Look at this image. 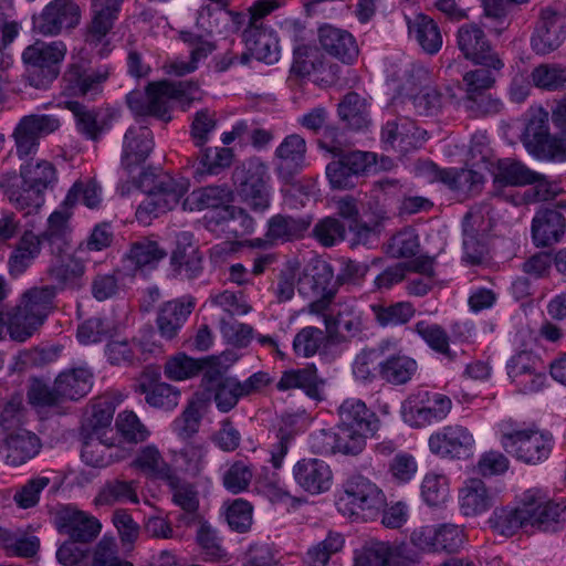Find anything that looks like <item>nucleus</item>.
<instances>
[{
  "instance_id": "f257e3e1",
  "label": "nucleus",
  "mask_w": 566,
  "mask_h": 566,
  "mask_svg": "<svg viewBox=\"0 0 566 566\" xmlns=\"http://www.w3.org/2000/svg\"><path fill=\"white\" fill-rule=\"evenodd\" d=\"M20 166V180L13 175L0 185L10 202L24 214L38 211L44 203V191L56 182V170L52 163L45 159H24Z\"/></svg>"
},
{
  "instance_id": "f03ea898",
  "label": "nucleus",
  "mask_w": 566,
  "mask_h": 566,
  "mask_svg": "<svg viewBox=\"0 0 566 566\" xmlns=\"http://www.w3.org/2000/svg\"><path fill=\"white\" fill-rule=\"evenodd\" d=\"M200 98L199 84L195 81L149 83L145 93L134 91L126 96L128 107L138 116H153L165 123L171 119V101L189 106Z\"/></svg>"
},
{
  "instance_id": "7ed1b4c3",
  "label": "nucleus",
  "mask_w": 566,
  "mask_h": 566,
  "mask_svg": "<svg viewBox=\"0 0 566 566\" xmlns=\"http://www.w3.org/2000/svg\"><path fill=\"white\" fill-rule=\"evenodd\" d=\"M55 285L34 286L22 294L20 303L8 314L12 339L24 342L44 323L54 307Z\"/></svg>"
},
{
  "instance_id": "20e7f679",
  "label": "nucleus",
  "mask_w": 566,
  "mask_h": 566,
  "mask_svg": "<svg viewBox=\"0 0 566 566\" xmlns=\"http://www.w3.org/2000/svg\"><path fill=\"white\" fill-rule=\"evenodd\" d=\"M268 166L258 157L237 165L232 171V186L239 199L254 211H264L270 206Z\"/></svg>"
},
{
  "instance_id": "39448f33",
  "label": "nucleus",
  "mask_w": 566,
  "mask_h": 566,
  "mask_svg": "<svg viewBox=\"0 0 566 566\" xmlns=\"http://www.w3.org/2000/svg\"><path fill=\"white\" fill-rule=\"evenodd\" d=\"M66 53L62 41L45 43L36 41L22 53L23 62L28 65V80L36 88L46 87L60 73V63Z\"/></svg>"
},
{
  "instance_id": "423d86ee",
  "label": "nucleus",
  "mask_w": 566,
  "mask_h": 566,
  "mask_svg": "<svg viewBox=\"0 0 566 566\" xmlns=\"http://www.w3.org/2000/svg\"><path fill=\"white\" fill-rule=\"evenodd\" d=\"M344 493L339 497V505L344 506L352 515L363 514L370 517L386 506V497L382 491L368 478L354 474L344 485Z\"/></svg>"
},
{
  "instance_id": "0eeeda50",
  "label": "nucleus",
  "mask_w": 566,
  "mask_h": 566,
  "mask_svg": "<svg viewBox=\"0 0 566 566\" xmlns=\"http://www.w3.org/2000/svg\"><path fill=\"white\" fill-rule=\"evenodd\" d=\"M60 127L56 117L46 114L23 116L13 129L15 154L20 160L34 157L40 147L41 138L52 134Z\"/></svg>"
},
{
  "instance_id": "6e6552de",
  "label": "nucleus",
  "mask_w": 566,
  "mask_h": 566,
  "mask_svg": "<svg viewBox=\"0 0 566 566\" xmlns=\"http://www.w3.org/2000/svg\"><path fill=\"white\" fill-rule=\"evenodd\" d=\"M419 555L406 543L370 539L355 557V566H416Z\"/></svg>"
},
{
  "instance_id": "1a4fd4ad",
  "label": "nucleus",
  "mask_w": 566,
  "mask_h": 566,
  "mask_svg": "<svg viewBox=\"0 0 566 566\" xmlns=\"http://www.w3.org/2000/svg\"><path fill=\"white\" fill-rule=\"evenodd\" d=\"M82 11L75 0H51L42 11L33 15V31L42 35H59L80 24Z\"/></svg>"
},
{
  "instance_id": "9d476101",
  "label": "nucleus",
  "mask_w": 566,
  "mask_h": 566,
  "mask_svg": "<svg viewBox=\"0 0 566 566\" xmlns=\"http://www.w3.org/2000/svg\"><path fill=\"white\" fill-rule=\"evenodd\" d=\"M187 190L188 186L182 180H177L170 176L158 178L154 187L148 190V198L137 208V219L145 222L151 214L158 217L160 213L172 210Z\"/></svg>"
},
{
  "instance_id": "9b49d317",
  "label": "nucleus",
  "mask_w": 566,
  "mask_h": 566,
  "mask_svg": "<svg viewBox=\"0 0 566 566\" xmlns=\"http://www.w3.org/2000/svg\"><path fill=\"white\" fill-rule=\"evenodd\" d=\"M459 50L467 60L482 66L503 69L504 63L493 50L483 30L476 24H464L457 33Z\"/></svg>"
},
{
  "instance_id": "f8f14e48",
  "label": "nucleus",
  "mask_w": 566,
  "mask_h": 566,
  "mask_svg": "<svg viewBox=\"0 0 566 566\" xmlns=\"http://www.w3.org/2000/svg\"><path fill=\"white\" fill-rule=\"evenodd\" d=\"M502 446L507 453L530 464L546 459L551 451L549 440L537 430H516L502 434Z\"/></svg>"
},
{
  "instance_id": "ddd939ff",
  "label": "nucleus",
  "mask_w": 566,
  "mask_h": 566,
  "mask_svg": "<svg viewBox=\"0 0 566 566\" xmlns=\"http://www.w3.org/2000/svg\"><path fill=\"white\" fill-rule=\"evenodd\" d=\"M464 538L463 530L454 524L422 526L410 535L411 543L422 551L447 553H457L463 546Z\"/></svg>"
},
{
  "instance_id": "4468645a",
  "label": "nucleus",
  "mask_w": 566,
  "mask_h": 566,
  "mask_svg": "<svg viewBox=\"0 0 566 566\" xmlns=\"http://www.w3.org/2000/svg\"><path fill=\"white\" fill-rule=\"evenodd\" d=\"M108 75L107 69H95L88 61L78 60L70 63L63 75V92L70 96L95 95L102 91V85Z\"/></svg>"
},
{
  "instance_id": "2eb2a0df",
  "label": "nucleus",
  "mask_w": 566,
  "mask_h": 566,
  "mask_svg": "<svg viewBox=\"0 0 566 566\" xmlns=\"http://www.w3.org/2000/svg\"><path fill=\"white\" fill-rule=\"evenodd\" d=\"M380 136L387 147L408 153L420 148L427 140L428 133L408 117H396L385 123Z\"/></svg>"
},
{
  "instance_id": "dca6fc26",
  "label": "nucleus",
  "mask_w": 566,
  "mask_h": 566,
  "mask_svg": "<svg viewBox=\"0 0 566 566\" xmlns=\"http://www.w3.org/2000/svg\"><path fill=\"white\" fill-rule=\"evenodd\" d=\"M306 143L300 135L286 136L275 149V171L285 184L292 185L305 165Z\"/></svg>"
},
{
  "instance_id": "f3484780",
  "label": "nucleus",
  "mask_w": 566,
  "mask_h": 566,
  "mask_svg": "<svg viewBox=\"0 0 566 566\" xmlns=\"http://www.w3.org/2000/svg\"><path fill=\"white\" fill-rule=\"evenodd\" d=\"M509 377L523 391H537L544 384L539 359L528 350L513 355L506 364Z\"/></svg>"
},
{
  "instance_id": "a211bd4d",
  "label": "nucleus",
  "mask_w": 566,
  "mask_h": 566,
  "mask_svg": "<svg viewBox=\"0 0 566 566\" xmlns=\"http://www.w3.org/2000/svg\"><path fill=\"white\" fill-rule=\"evenodd\" d=\"M170 264L176 275L186 280L199 277L203 271V255L193 242L192 234L182 232L177 237L176 249L171 253Z\"/></svg>"
},
{
  "instance_id": "6ab92c4d",
  "label": "nucleus",
  "mask_w": 566,
  "mask_h": 566,
  "mask_svg": "<svg viewBox=\"0 0 566 566\" xmlns=\"http://www.w3.org/2000/svg\"><path fill=\"white\" fill-rule=\"evenodd\" d=\"M566 39V24L558 12L546 8L542 10L532 48L537 54L555 51Z\"/></svg>"
},
{
  "instance_id": "aec40b11",
  "label": "nucleus",
  "mask_w": 566,
  "mask_h": 566,
  "mask_svg": "<svg viewBox=\"0 0 566 566\" xmlns=\"http://www.w3.org/2000/svg\"><path fill=\"white\" fill-rule=\"evenodd\" d=\"M39 437L28 430L13 431L3 439L0 454L9 467L18 468L33 459L41 450Z\"/></svg>"
},
{
  "instance_id": "412c9836",
  "label": "nucleus",
  "mask_w": 566,
  "mask_h": 566,
  "mask_svg": "<svg viewBox=\"0 0 566 566\" xmlns=\"http://www.w3.org/2000/svg\"><path fill=\"white\" fill-rule=\"evenodd\" d=\"M473 443V436L460 424L448 426L442 432H438L429 439V448L433 453L457 458L467 453Z\"/></svg>"
},
{
  "instance_id": "4be33fe9",
  "label": "nucleus",
  "mask_w": 566,
  "mask_h": 566,
  "mask_svg": "<svg viewBox=\"0 0 566 566\" xmlns=\"http://www.w3.org/2000/svg\"><path fill=\"white\" fill-rule=\"evenodd\" d=\"M322 48L343 63L353 64L358 57L359 50L354 36L342 29L324 25L318 30Z\"/></svg>"
},
{
  "instance_id": "5701e85b",
  "label": "nucleus",
  "mask_w": 566,
  "mask_h": 566,
  "mask_svg": "<svg viewBox=\"0 0 566 566\" xmlns=\"http://www.w3.org/2000/svg\"><path fill=\"white\" fill-rule=\"evenodd\" d=\"M294 478L298 485L312 494L327 491L332 484L328 464L318 459H302L294 467Z\"/></svg>"
},
{
  "instance_id": "b1692460",
  "label": "nucleus",
  "mask_w": 566,
  "mask_h": 566,
  "mask_svg": "<svg viewBox=\"0 0 566 566\" xmlns=\"http://www.w3.org/2000/svg\"><path fill=\"white\" fill-rule=\"evenodd\" d=\"M243 42L248 51L259 61L272 64L279 60L277 40L271 31L261 24L249 22L242 33Z\"/></svg>"
},
{
  "instance_id": "393cba45",
  "label": "nucleus",
  "mask_w": 566,
  "mask_h": 566,
  "mask_svg": "<svg viewBox=\"0 0 566 566\" xmlns=\"http://www.w3.org/2000/svg\"><path fill=\"white\" fill-rule=\"evenodd\" d=\"M60 531L78 543H91L99 534V521L82 511L65 510L60 516Z\"/></svg>"
},
{
  "instance_id": "a878e982",
  "label": "nucleus",
  "mask_w": 566,
  "mask_h": 566,
  "mask_svg": "<svg viewBox=\"0 0 566 566\" xmlns=\"http://www.w3.org/2000/svg\"><path fill=\"white\" fill-rule=\"evenodd\" d=\"M153 134L144 126L130 127L124 136L122 166L130 171L146 160L153 149Z\"/></svg>"
},
{
  "instance_id": "bb28decb",
  "label": "nucleus",
  "mask_w": 566,
  "mask_h": 566,
  "mask_svg": "<svg viewBox=\"0 0 566 566\" xmlns=\"http://www.w3.org/2000/svg\"><path fill=\"white\" fill-rule=\"evenodd\" d=\"M566 229V219L556 209L538 211L532 222V234L537 247H547L560 240Z\"/></svg>"
},
{
  "instance_id": "cd10ccee",
  "label": "nucleus",
  "mask_w": 566,
  "mask_h": 566,
  "mask_svg": "<svg viewBox=\"0 0 566 566\" xmlns=\"http://www.w3.org/2000/svg\"><path fill=\"white\" fill-rule=\"evenodd\" d=\"M124 0H93L92 19L87 25L88 41L101 42L114 28Z\"/></svg>"
},
{
  "instance_id": "c85d7f7f",
  "label": "nucleus",
  "mask_w": 566,
  "mask_h": 566,
  "mask_svg": "<svg viewBox=\"0 0 566 566\" xmlns=\"http://www.w3.org/2000/svg\"><path fill=\"white\" fill-rule=\"evenodd\" d=\"M115 413V402L109 397L95 398L86 410L81 433L99 436L115 434L112 427Z\"/></svg>"
},
{
  "instance_id": "c756f323",
  "label": "nucleus",
  "mask_w": 566,
  "mask_h": 566,
  "mask_svg": "<svg viewBox=\"0 0 566 566\" xmlns=\"http://www.w3.org/2000/svg\"><path fill=\"white\" fill-rule=\"evenodd\" d=\"M338 423L370 437L374 436L379 428L377 416L369 410L361 400H345L338 408Z\"/></svg>"
},
{
  "instance_id": "7c9ffc66",
  "label": "nucleus",
  "mask_w": 566,
  "mask_h": 566,
  "mask_svg": "<svg viewBox=\"0 0 566 566\" xmlns=\"http://www.w3.org/2000/svg\"><path fill=\"white\" fill-rule=\"evenodd\" d=\"M83 446L81 457L83 461L94 468H104L112 464L116 457L115 434L99 436L92 433H81Z\"/></svg>"
},
{
  "instance_id": "2f4dec72",
  "label": "nucleus",
  "mask_w": 566,
  "mask_h": 566,
  "mask_svg": "<svg viewBox=\"0 0 566 566\" xmlns=\"http://www.w3.org/2000/svg\"><path fill=\"white\" fill-rule=\"evenodd\" d=\"M494 503L493 495L480 479H470L459 491L460 510L465 516H478L489 511Z\"/></svg>"
},
{
  "instance_id": "473e14b6",
  "label": "nucleus",
  "mask_w": 566,
  "mask_h": 566,
  "mask_svg": "<svg viewBox=\"0 0 566 566\" xmlns=\"http://www.w3.org/2000/svg\"><path fill=\"white\" fill-rule=\"evenodd\" d=\"M324 323L328 343L332 345H339L359 337L364 329L361 316L353 312L324 316Z\"/></svg>"
},
{
  "instance_id": "72a5a7b5",
  "label": "nucleus",
  "mask_w": 566,
  "mask_h": 566,
  "mask_svg": "<svg viewBox=\"0 0 566 566\" xmlns=\"http://www.w3.org/2000/svg\"><path fill=\"white\" fill-rule=\"evenodd\" d=\"M484 209H486V206L480 207L478 209H472L469 212H467L463 219L464 259L467 262L471 264L481 263L488 253L486 245L478 238V230L475 228L476 224L480 227V221H483Z\"/></svg>"
},
{
  "instance_id": "f704fd0d",
  "label": "nucleus",
  "mask_w": 566,
  "mask_h": 566,
  "mask_svg": "<svg viewBox=\"0 0 566 566\" xmlns=\"http://www.w3.org/2000/svg\"><path fill=\"white\" fill-rule=\"evenodd\" d=\"M192 311V304L179 301H169L159 308L156 324L160 336L165 339H174Z\"/></svg>"
},
{
  "instance_id": "c9c22d12",
  "label": "nucleus",
  "mask_w": 566,
  "mask_h": 566,
  "mask_svg": "<svg viewBox=\"0 0 566 566\" xmlns=\"http://www.w3.org/2000/svg\"><path fill=\"white\" fill-rule=\"evenodd\" d=\"M409 34L413 36L427 54L433 55L442 48V34L433 19L424 14H417L408 21Z\"/></svg>"
},
{
  "instance_id": "e433bc0d",
  "label": "nucleus",
  "mask_w": 566,
  "mask_h": 566,
  "mask_svg": "<svg viewBox=\"0 0 566 566\" xmlns=\"http://www.w3.org/2000/svg\"><path fill=\"white\" fill-rule=\"evenodd\" d=\"M549 114L539 107L532 111L523 133V145L527 151L537 158L544 146L548 143L549 137Z\"/></svg>"
},
{
  "instance_id": "4c0bfd02",
  "label": "nucleus",
  "mask_w": 566,
  "mask_h": 566,
  "mask_svg": "<svg viewBox=\"0 0 566 566\" xmlns=\"http://www.w3.org/2000/svg\"><path fill=\"white\" fill-rule=\"evenodd\" d=\"M527 505L530 524L542 531L555 532L559 525L566 524V504L532 500Z\"/></svg>"
},
{
  "instance_id": "58836bf2",
  "label": "nucleus",
  "mask_w": 566,
  "mask_h": 566,
  "mask_svg": "<svg viewBox=\"0 0 566 566\" xmlns=\"http://www.w3.org/2000/svg\"><path fill=\"white\" fill-rule=\"evenodd\" d=\"M71 212L63 207V210L54 211L48 220V228L38 238L41 243L48 242L53 254H62L67 249V237L70 234L69 219Z\"/></svg>"
},
{
  "instance_id": "ea45409f",
  "label": "nucleus",
  "mask_w": 566,
  "mask_h": 566,
  "mask_svg": "<svg viewBox=\"0 0 566 566\" xmlns=\"http://www.w3.org/2000/svg\"><path fill=\"white\" fill-rule=\"evenodd\" d=\"M541 178V175L531 170L525 165L513 159L499 160L494 184L502 187H523L532 185Z\"/></svg>"
},
{
  "instance_id": "a19ab883",
  "label": "nucleus",
  "mask_w": 566,
  "mask_h": 566,
  "mask_svg": "<svg viewBox=\"0 0 566 566\" xmlns=\"http://www.w3.org/2000/svg\"><path fill=\"white\" fill-rule=\"evenodd\" d=\"M91 378L92 375L84 368L61 373L55 379V384L62 402L85 396L91 389Z\"/></svg>"
},
{
  "instance_id": "79ce46f5",
  "label": "nucleus",
  "mask_w": 566,
  "mask_h": 566,
  "mask_svg": "<svg viewBox=\"0 0 566 566\" xmlns=\"http://www.w3.org/2000/svg\"><path fill=\"white\" fill-rule=\"evenodd\" d=\"M380 377L392 385H403L416 374L418 365L406 355H392L379 365Z\"/></svg>"
},
{
  "instance_id": "37998d69",
  "label": "nucleus",
  "mask_w": 566,
  "mask_h": 566,
  "mask_svg": "<svg viewBox=\"0 0 566 566\" xmlns=\"http://www.w3.org/2000/svg\"><path fill=\"white\" fill-rule=\"evenodd\" d=\"M530 78L535 87L543 91L566 90V65L558 63L538 64L532 70Z\"/></svg>"
},
{
  "instance_id": "c03bdc74",
  "label": "nucleus",
  "mask_w": 566,
  "mask_h": 566,
  "mask_svg": "<svg viewBox=\"0 0 566 566\" xmlns=\"http://www.w3.org/2000/svg\"><path fill=\"white\" fill-rule=\"evenodd\" d=\"M137 482L113 479L107 481L99 490L95 502L99 505H114L115 503L129 501L134 504L139 503L136 492Z\"/></svg>"
},
{
  "instance_id": "a18cd8bd",
  "label": "nucleus",
  "mask_w": 566,
  "mask_h": 566,
  "mask_svg": "<svg viewBox=\"0 0 566 566\" xmlns=\"http://www.w3.org/2000/svg\"><path fill=\"white\" fill-rule=\"evenodd\" d=\"M40 247L41 239L33 232L25 231L10 256V273L14 275L23 273L32 260L40 253Z\"/></svg>"
},
{
  "instance_id": "49530a36",
  "label": "nucleus",
  "mask_w": 566,
  "mask_h": 566,
  "mask_svg": "<svg viewBox=\"0 0 566 566\" xmlns=\"http://www.w3.org/2000/svg\"><path fill=\"white\" fill-rule=\"evenodd\" d=\"M132 465L148 476L172 480L174 475L160 452L154 446H146L139 450Z\"/></svg>"
},
{
  "instance_id": "de8ad7c7",
  "label": "nucleus",
  "mask_w": 566,
  "mask_h": 566,
  "mask_svg": "<svg viewBox=\"0 0 566 566\" xmlns=\"http://www.w3.org/2000/svg\"><path fill=\"white\" fill-rule=\"evenodd\" d=\"M338 114L342 120L353 129H363L369 124L366 99L355 92L344 96L338 104Z\"/></svg>"
},
{
  "instance_id": "09e8293b",
  "label": "nucleus",
  "mask_w": 566,
  "mask_h": 566,
  "mask_svg": "<svg viewBox=\"0 0 566 566\" xmlns=\"http://www.w3.org/2000/svg\"><path fill=\"white\" fill-rule=\"evenodd\" d=\"M327 437L333 442L332 451L334 453L357 455L365 449L366 439L369 436L338 423L336 431Z\"/></svg>"
},
{
  "instance_id": "8fccbe9b",
  "label": "nucleus",
  "mask_w": 566,
  "mask_h": 566,
  "mask_svg": "<svg viewBox=\"0 0 566 566\" xmlns=\"http://www.w3.org/2000/svg\"><path fill=\"white\" fill-rule=\"evenodd\" d=\"M85 272L82 261L69 258L55 265H52L48 273L50 277L57 283V289H77L81 286V279Z\"/></svg>"
},
{
  "instance_id": "3c124183",
  "label": "nucleus",
  "mask_w": 566,
  "mask_h": 566,
  "mask_svg": "<svg viewBox=\"0 0 566 566\" xmlns=\"http://www.w3.org/2000/svg\"><path fill=\"white\" fill-rule=\"evenodd\" d=\"M139 390L145 395L147 403L155 408L172 409L178 405L180 398V391L165 382L146 384L142 381Z\"/></svg>"
},
{
  "instance_id": "603ef678",
  "label": "nucleus",
  "mask_w": 566,
  "mask_h": 566,
  "mask_svg": "<svg viewBox=\"0 0 566 566\" xmlns=\"http://www.w3.org/2000/svg\"><path fill=\"white\" fill-rule=\"evenodd\" d=\"M266 237L269 240L291 241L302 235L308 223L289 216L276 214L269 220Z\"/></svg>"
},
{
  "instance_id": "864d4df0",
  "label": "nucleus",
  "mask_w": 566,
  "mask_h": 566,
  "mask_svg": "<svg viewBox=\"0 0 566 566\" xmlns=\"http://www.w3.org/2000/svg\"><path fill=\"white\" fill-rule=\"evenodd\" d=\"M230 195L231 191L223 186L205 187L187 197L182 202V208L186 210L190 200L191 205H195L198 210L219 208L229 200ZM189 209L192 210L193 207L190 206Z\"/></svg>"
},
{
  "instance_id": "5fc2aeb1",
  "label": "nucleus",
  "mask_w": 566,
  "mask_h": 566,
  "mask_svg": "<svg viewBox=\"0 0 566 566\" xmlns=\"http://www.w3.org/2000/svg\"><path fill=\"white\" fill-rule=\"evenodd\" d=\"M328 343L327 329L325 332L314 326L302 328L293 340V349L297 356L312 357Z\"/></svg>"
},
{
  "instance_id": "6e6d98bb",
  "label": "nucleus",
  "mask_w": 566,
  "mask_h": 566,
  "mask_svg": "<svg viewBox=\"0 0 566 566\" xmlns=\"http://www.w3.org/2000/svg\"><path fill=\"white\" fill-rule=\"evenodd\" d=\"M197 524L196 539L207 557L217 559L223 555V548L217 531L199 515H192L188 518L187 524Z\"/></svg>"
},
{
  "instance_id": "4d7b16f0",
  "label": "nucleus",
  "mask_w": 566,
  "mask_h": 566,
  "mask_svg": "<svg viewBox=\"0 0 566 566\" xmlns=\"http://www.w3.org/2000/svg\"><path fill=\"white\" fill-rule=\"evenodd\" d=\"M493 526L503 535H512L515 530L530 524V510L527 503L514 510L500 509L494 511L490 520Z\"/></svg>"
},
{
  "instance_id": "13d9d810",
  "label": "nucleus",
  "mask_w": 566,
  "mask_h": 566,
  "mask_svg": "<svg viewBox=\"0 0 566 566\" xmlns=\"http://www.w3.org/2000/svg\"><path fill=\"white\" fill-rule=\"evenodd\" d=\"M370 308L380 326L406 324L416 312L409 302H398L389 306L374 304Z\"/></svg>"
},
{
  "instance_id": "bf43d9fd",
  "label": "nucleus",
  "mask_w": 566,
  "mask_h": 566,
  "mask_svg": "<svg viewBox=\"0 0 566 566\" xmlns=\"http://www.w3.org/2000/svg\"><path fill=\"white\" fill-rule=\"evenodd\" d=\"M240 387L241 381L227 378L224 382H219V386L208 391V399H213L219 411L228 412L237 406L241 397H244Z\"/></svg>"
},
{
  "instance_id": "052dcab7",
  "label": "nucleus",
  "mask_w": 566,
  "mask_h": 566,
  "mask_svg": "<svg viewBox=\"0 0 566 566\" xmlns=\"http://www.w3.org/2000/svg\"><path fill=\"white\" fill-rule=\"evenodd\" d=\"M165 255L166 252L156 242L140 241L132 245L127 254V261L134 265V269H142L159 262Z\"/></svg>"
},
{
  "instance_id": "680f3d73",
  "label": "nucleus",
  "mask_w": 566,
  "mask_h": 566,
  "mask_svg": "<svg viewBox=\"0 0 566 566\" xmlns=\"http://www.w3.org/2000/svg\"><path fill=\"white\" fill-rule=\"evenodd\" d=\"M27 397L30 405L40 408L55 407L62 403V399L57 395L56 384L50 386L38 378L31 379Z\"/></svg>"
},
{
  "instance_id": "e2e57ef3",
  "label": "nucleus",
  "mask_w": 566,
  "mask_h": 566,
  "mask_svg": "<svg viewBox=\"0 0 566 566\" xmlns=\"http://www.w3.org/2000/svg\"><path fill=\"white\" fill-rule=\"evenodd\" d=\"M92 566H133L118 555V546L113 537L104 536L92 551Z\"/></svg>"
},
{
  "instance_id": "0e129e2a",
  "label": "nucleus",
  "mask_w": 566,
  "mask_h": 566,
  "mask_svg": "<svg viewBox=\"0 0 566 566\" xmlns=\"http://www.w3.org/2000/svg\"><path fill=\"white\" fill-rule=\"evenodd\" d=\"M65 107L72 112L76 120L77 129L91 139H96L102 132V127L97 124L96 113L87 108L85 105L76 102H65Z\"/></svg>"
},
{
  "instance_id": "69168bd1",
  "label": "nucleus",
  "mask_w": 566,
  "mask_h": 566,
  "mask_svg": "<svg viewBox=\"0 0 566 566\" xmlns=\"http://www.w3.org/2000/svg\"><path fill=\"white\" fill-rule=\"evenodd\" d=\"M200 149L199 163L202 171L208 174H218L220 169H224L232 164L233 151L227 147H206Z\"/></svg>"
},
{
  "instance_id": "338daca9",
  "label": "nucleus",
  "mask_w": 566,
  "mask_h": 566,
  "mask_svg": "<svg viewBox=\"0 0 566 566\" xmlns=\"http://www.w3.org/2000/svg\"><path fill=\"white\" fill-rule=\"evenodd\" d=\"M200 359H195L180 353L167 360L165 374L174 380H184L200 374Z\"/></svg>"
},
{
  "instance_id": "774afa93",
  "label": "nucleus",
  "mask_w": 566,
  "mask_h": 566,
  "mask_svg": "<svg viewBox=\"0 0 566 566\" xmlns=\"http://www.w3.org/2000/svg\"><path fill=\"white\" fill-rule=\"evenodd\" d=\"M115 426L117 431L127 442H143L148 436L146 427L139 421L138 417L133 411L125 410L118 413Z\"/></svg>"
}]
</instances>
